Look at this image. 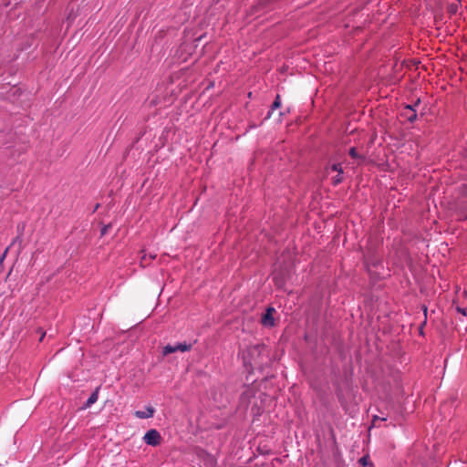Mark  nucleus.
I'll list each match as a JSON object with an SVG mask.
<instances>
[{
  "label": "nucleus",
  "mask_w": 467,
  "mask_h": 467,
  "mask_svg": "<svg viewBox=\"0 0 467 467\" xmlns=\"http://www.w3.org/2000/svg\"><path fill=\"white\" fill-rule=\"evenodd\" d=\"M191 349H192V344H188L186 342L176 343L175 345L168 344L162 348V355L167 356V355L174 353L176 351L186 352Z\"/></svg>",
  "instance_id": "3"
},
{
  "label": "nucleus",
  "mask_w": 467,
  "mask_h": 467,
  "mask_svg": "<svg viewBox=\"0 0 467 467\" xmlns=\"http://www.w3.org/2000/svg\"><path fill=\"white\" fill-rule=\"evenodd\" d=\"M76 16H77V15L73 14V12H70L67 15V21L68 26H70L73 23V21L75 20Z\"/></svg>",
  "instance_id": "14"
},
{
  "label": "nucleus",
  "mask_w": 467,
  "mask_h": 467,
  "mask_svg": "<svg viewBox=\"0 0 467 467\" xmlns=\"http://www.w3.org/2000/svg\"><path fill=\"white\" fill-rule=\"evenodd\" d=\"M155 409L149 405L145 408L144 410H136L134 412V416L138 419H150L154 416Z\"/></svg>",
  "instance_id": "7"
},
{
  "label": "nucleus",
  "mask_w": 467,
  "mask_h": 467,
  "mask_svg": "<svg viewBox=\"0 0 467 467\" xmlns=\"http://www.w3.org/2000/svg\"><path fill=\"white\" fill-rule=\"evenodd\" d=\"M281 106V98L279 95L276 96L275 101L273 102L272 104V107H271V111L269 112V114H271V112L276 109H278L279 107Z\"/></svg>",
  "instance_id": "11"
},
{
  "label": "nucleus",
  "mask_w": 467,
  "mask_h": 467,
  "mask_svg": "<svg viewBox=\"0 0 467 467\" xmlns=\"http://www.w3.org/2000/svg\"><path fill=\"white\" fill-rule=\"evenodd\" d=\"M458 9V4H452L449 6V11L451 13H456Z\"/></svg>",
  "instance_id": "15"
},
{
  "label": "nucleus",
  "mask_w": 467,
  "mask_h": 467,
  "mask_svg": "<svg viewBox=\"0 0 467 467\" xmlns=\"http://www.w3.org/2000/svg\"><path fill=\"white\" fill-rule=\"evenodd\" d=\"M349 155L353 158V159H356V160H360V161H364V157L360 154L358 153L356 148L352 147L349 149V151H348Z\"/></svg>",
  "instance_id": "9"
},
{
  "label": "nucleus",
  "mask_w": 467,
  "mask_h": 467,
  "mask_svg": "<svg viewBox=\"0 0 467 467\" xmlns=\"http://www.w3.org/2000/svg\"><path fill=\"white\" fill-rule=\"evenodd\" d=\"M260 352V346H252L248 347L245 350H243L241 352L242 358L244 360V363L245 366H252L250 356L254 353H259Z\"/></svg>",
  "instance_id": "4"
},
{
  "label": "nucleus",
  "mask_w": 467,
  "mask_h": 467,
  "mask_svg": "<svg viewBox=\"0 0 467 467\" xmlns=\"http://www.w3.org/2000/svg\"><path fill=\"white\" fill-rule=\"evenodd\" d=\"M109 227H110V225H105V226H103V227H102V229H101V233H100V234H101V235H105V234L108 233V231H109Z\"/></svg>",
  "instance_id": "16"
},
{
  "label": "nucleus",
  "mask_w": 467,
  "mask_h": 467,
  "mask_svg": "<svg viewBox=\"0 0 467 467\" xmlns=\"http://www.w3.org/2000/svg\"><path fill=\"white\" fill-rule=\"evenodd\" d=\"M358 462L362 466H367L369 464V460L368 456H363L358 460Z\"/></svg>",
  "instance_id": "13"
},
{
  "label": "nucleus",
  "mask_w": 467,
  "mask_h": 467,
  "mask_svg": "<svg viewBox=\"0 0 467 467\" xmlns=\"http://www.w3.org/2000/svg\"><path fill=\"white\" fill-rule=\"evenodd\" d=\"M161 440H162V438H161L160 432L155 429L149 430L143 436V441L147 445H150L153 447L160 445L161 442Z\"/></svg>",
  "instance_id": "2"
},
{
  "label": "nucleus",
  "mask_w": 467,
  "mask_h": 467,
  "mask_svg": "<svg viewBox=\"0 0 467 467\" xmlns=\"http://www.w3.org/2000/svg\"><path fill=\"white\" fill-rule=\"evenodd\" d=\"M17 240H18V237L15 238L12 241L11 244L8 247L5 248V250L4 251L3 254L0 256V265H3V263H4V261H5V257H6V254L8 253L9 249H10V246L13 245Z\"/></svg>",
  "instance_id": "10"
},
{
  "label": "nucleus",
  "mask_w": 467,
  "mask_h": 467,
  "mask_svg": "<svg viewBox=\"0 0 467 467\" xmlns=\"http://www.w3.org/2000/svg\"><path fill=\"white\" fill-rule=\"evenodd\" d=\"M150 257L151 259H154V258H155V255L150 254Z\"/></svg>",
  "instance_id": "19"
},
{
  "label": "nucleus",
  "mask_w": 467,
  "mask_h": 467,
  "mask_svg": "<svg viewBox=\"0 0 467 467\" xmlns=\"http://www.w3.org/2000/svg\"><path fill=\"white\" fill-rule=\"evenodd\" d=\"M275 312L274 307H268L265 313L263 314L261 322L265 327H273L275 326L274 313Z\"/></svg>",
  "instance_id": "5"
},
{
  "label": "nucleus",
  "mask_w": 467,
  "mask_h": 467,
  "mask_svg": "<svg viewBox=\"0 0 467 467\" xmlns=\"http://www.w3.org/2000/svg\"><path fill=\"white\" fill-rule=\"evenodd\" d=\"M99 388H97L91 393V395L88 397V399L87 400L86 403L84 404L83 409L90 408L94 403L97 402V400L99 399Z\"/></svg>",
  "instance_id": "8"
},
{
  "label": "nucleus",
  "mask_w": 467,
  "mask_h": 467,
  "mask_svg": "<svg viewBox=\"0 0 467 467\" xmlns=\"http://www.w3.org/2000/svg\"><path fill=\"white\" fill-rule=\"evenodd\" d=\"M458 311L463 315H466L465 309L458 308Z\"/></svg>",
  "instance_id": "17"
},
{
  "label": "nucleus",
  "mask_w": 467,
  "mask_h": 467,
  "mask_svg": "<svg viewBox=\"0 0 467 467\" xmlns=\"http://www.w3.org/2000/svg\"><path fill=\"white\" fill-rule=\"evenodd\" d=\"M45 335H46V332H41V337H40V339H39L40 341L43 340Z\"/></svg>",
  "instance_id": "18"
},
{
  "label": "nucleus",
  "mask_w": 467,
  "mask_h": 467,
  "mask_svg": "<svg viewBox=\"0 0 467 467\" xmlns=\"http://www.w3.org/2000/svg\"><path fill=\"white\" fill-rule=\"evenodd\" d=\"M385 420H387L386 417H379V416L374 415L373 419H372V425L376 426L378 421H385Z\"/></svg>",
  "instance_id": "12"
},
{
  "label": "nucleus",
  "mask_w": 467,
  "mask_h": 467,
  "mask_svg": "<svg viewBox=\"0 0 467 467\" xmlns=\"http://www.w3.org/2000/svg\"><path fill=\"white\" fill-rule=\"evenodd\" d=\"M420 103V100L419 99L413 105H407L405 107V110H408L409 113H407L405 111V112H403V115L407 118L408 121L413 122L416 120V119H417L416 108L419 106Z\"/></svg>",
  "instance_id": "6"
},
{
  "label": "nucleus",
  "mask_w": 467,
  "mask_h": 467,
  "mask_svg": "<svg viewBox=\"0 0 467 467\" xmlns=\"http://www.w3.org/2000/svg\"><path fill=\"white\" fill-rule=\"evenodd\" d=\"M331 172H337V174L335 176L331 177V183L334 186H337L343 182L344 171H343L342 165L340 163H334L326 168V173L327 176H329L331 174Z\"/></svg>",
  "instance_id": "1"
}]
</instances>
